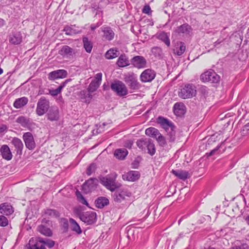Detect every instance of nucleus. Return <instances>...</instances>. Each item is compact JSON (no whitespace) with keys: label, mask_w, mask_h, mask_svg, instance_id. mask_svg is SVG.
<instances>
[{"label":"nucleus","mask_w":249,"mask_h":249,"mask_svg":"<svg viewBox=\"0 0 249 249\" xmlns=\"http://www.w3.org/2000/svg\"><path fill=\"white\" fill-rule=\"evenodd\" d=\"M27 246L29 249H47L38 238L30 239Z\"/></svg>","instance_id":"nucleus-15"},{"label":"nucleus","mask_w":249,"mask_h":249,"mask_svg":"<svg viewBox=\"0 0 249 249\" xmlns=\"http://www.w3.org/2000/svg\"><path fill=\"white\" fill-rule=\"evenodd\" d=\"M215 152L214 150H212L209 154V156H211L213 154V153Z\"/></svg>","instance_id":"nucleus-64"},{"label":"nucleus","mask_w":249,"mask_h":249,"mask_svg":"<svg viewBox=\"0 0 249 249\" xmlns=\"http://www.w3.org/2000/svg\"><path fill=\"white\" fill-rule=\"evenodd\" d=\"M4 24H5L4 20L3 19L0 18V27L3 26L4 25Z\"/></svg>","instance_id":"nucleus-61"},{"label":"nucleus","mask_w":249,"mask_h":249,"mask_svg":"<svg viewBox=\"0 0 249 249\" xmlns=\"http://www.w3.org/2000/svg\"><path fill=\"white\" fill-rule=\"evenodd\" d=\"M111 89L119 96L127 94L128 90L125 84L121 81L115 80L110 85Z\"/></svg>","instance_id":"nucleus-4"},{"label":"nucleus","mask_w":249,"mask_h":249,"mask_svg":"<svg viewBox=\"0 0 249 249\" xmlns=\"http://www.w3.org/2000/svg\"><path fill=\"white\" fill-rule=\"evenodd\" d=\"M69 221L71 224V230L78 234H81L82 232V230L76 221L71 218H70Z\"/></svg>","instance_id":"nucleus-35"},{"label":"nucleus","mask_w":249,"mask_h":249,"mask_svg":"<svg viewBox=\"0 0 249 249\" xmlns=\"http://www.w3.org/2000/svg\"><path fill=\"white\" fill-rule=\"evenodd\" d=\"M127 154L128 151L124 148L117 149L114 152V156L120 160H124Z\"/></svg>","instance_id":"nucleus-36"},{"label":"nucleus","mask_w":249,"mask_h":249,"mask_svg":"<svg viewBox=\"0 0 249 249\" xmlns=\"http://www.w3.org/2000/svg\"><path fill=\"white\" fill-rule=\"evenodd\" d=\"M14 211L11 205L3 203L0 205V213L3 214L8 215L12 214Z\"/></svg>","instance_id":"nucleus-29"},{"label":"nucleus","mask_w":249,"mask_h":249,"mask_svg":"<svg viewBox=\"0 0 249 249\" xmlns=\"http://www.w3.org/2000/svg\"><path fill=\"white\" fill-rule=\"evenodd\" d=\"M91 93L89 92L88 90H83L80 91L79 96L83 102L89 104L92 98V95L91 94Z\"/></svg>","instance_id":"nucleus-26"},{"label":"nucleus","mask_w":249,"mask_h":249,"mask_svg":"<svg viewBox=\"0 0 249 249\" xmlns=\"http://www.w3.org/2000/svg\"><path fill=\"white\" fill-rule=\"evenodd\" d=\"M39 241H42V243L44 244V246L45 247V245L48 246L49 248H52L54 245V242L53 240H50L48 239H43L42 238L39 237L38 238Z\"/></svg>","instance_id":"nucleus-46"},{"label":"nucleus","mask_w":249,"mask_h":249,"mask_svg":"<svg viewBox=\"0 0 249 249\" xmlns=\"http://www.w3.org/2000/svg\"><path fill=\"white\" fill-rule=\"evenodd\" d=\"M8 224V221L7 218L3 216H0V226L2 227L6 226Z\"/></svg>","instance_id":"nucleus-50"},{"label":"nucleus","mask_w":249,"mask_h":249,"mask_svg":"<svg viewBox=\"0 0 249 249\" xmlns=\"http://www.w3.org/2000/svg\"><path fill=\"white\" fill-rule=\"evenodd\" d=\"M80 219L88 225H91L96 221V213L94 212H86L79 214Z\"/></svg>","instance_id":"nucleus-8"},{"label":"nucleus","mask_w":249,"mask_h":249,"mask_svg":"<svg viewBox=\"0 0 249 249\" xmlns=\"http://www.w3.org/2000/svg\"><path fill=\"white\" fill-rule=\"evenodd\" d=\"M124 80L130 89L136 90L139 89L141 87L137 77L133 73H128L126 75Z\"/></svg>","instance_id":"nucleus-5"},{"label":"nucleus","mask_w":249,"mask_h":249,"mask_svg":"<svg viewBox=\"0 0 249 249\" xmlns=\"http://www.w3.org/2000/svg\"><path fill=\"white\" fill-rule=\"evenodd\" d=\"M16 122L20 124L22 126L26 127L29 130H31L35 125V124L30 118L23 116L18 117Z\"/></svg>","instance_id":"nucleus-12"},{"label":"nucleus","mask_w":249,"mask_h":249,"mask_svg":"<svg viewBox=\"0 0 249 249\" xmlns=\"http://www.w3.org/2000/svg\"><path fill=\"white\" fill-rule=\"evenodd\" d=\"M132 64L138 69L145 68L146 65V59L142 56H136L131 60Z\"/></svg>","instance_id":"nucleus-14"},{"label":"nucleus","mask_w":249,"mask_h":249,"mask_svg":"<svg viewBox=\"0 0 249 249\" xmlns=\"http://www.w3.org/2000/svg\"><path fill=\"white\" fill-rule=\"evenodd\" d=\"M186 50V46L184 42L179 41L176 43L175 48L174 49L175 54L180 56L182 55Z\"/></svg>","instance_id":"nucleus-28"},{"label":"nucleus","mask_w":249,"mask_h":249,"mask_svg":"<svg viewBox=\"0 0 249 249\" xmlns=\"http://www.w3.org/2000/svg\"><path fill=\"white\" fill-rule=\"evenodd\" d=\"M38 231L45 236H50L52 235V232L51 230L43 225H40L37 228Z\"/></svg>","instance_id":"nucleus-42"},{"label":"nucleus","mask_w":249,"mask_h":249,"mask_svg":"<svg viewBox=\"0 0 249 249\" xmlns=\"http://www.w3.org/2000/svg\"><path fill=\"white\" fill-rule=\"evenodd\" d=\"M117 174L115 172L111 173L105 177L99 178L100 183L111 192H114L121 186V184L116 181Z\"/></svg>","instance_id":"nucleus-1"},{"label":"nucleus","mask_w":249,"mask_h":249,"mask_svg":"<svg viewBox=\"0 0 249 249\" xmlns=\"http://www.w3.org/2000/svg\"><path fill=\"white\" fill-rule=\"evenodd\" d=\"M50 93L53 96H56L59 94L56 89L50 90Z\"/></svg>","instance_id":"nucleus-56"},{"label":"nucleus","mask_w":249,"mask_h":249,"mask_svg":"<svg viewBox=\"0 0 249 249\" xmlns=\"http://www.w3.org/2000/svg\"><path fill=\"white\" fill-rule=\"evenodd\" d=\"M28 102V98L25 97H23L16 99L14 103L13 106L16 108H20L25 106Z\"/></svg>","instance_id":"nucleus-30"},{"label":"nucleus","mask_w":249,"mask_h":249,"mask_svg":"<svg viewBox=\"0 0 249 249\" xmlns=\"http://www.w3.org/2000/svg\"><path fill=\"white\" fill-rule=\"evenodd\" d=\"M69 81L70 80L69 79L66 80L65 82H63L57 89H56L59 94L61 92L62 89L65 87L67 82Z\"/></svg>","instance_id":"nucleus-51"},{"label":"nucleus","mask_w":249,"mask_h":249,"mask_svg":"<svg viewBox=\"0 0 249 249\" xmlns=\"http://www.w3.org/2000/svg\"><path fill=\"white\" fill-rule=\"evenodd\" d=\"M76 196L79 202L89 207L88 202L79 191H76Z\"/></svg>","instance_id":"nucleus-44"},{"label":"nucleus","mask_w":249,"mask_h":249,"mask_svg":"<svg viewBox=\"0 0 249 249\" xmlns=\"http://www.w3.org/2000/svg\"><path fill=\"white\" fill-rule=\"evenodd\" d=\"M158 123L166 132L172 130L175 126L171 122L162 117H158Z\"/></svg>","instance_id":"nucleus-19"},{"label":"nucleus","mask_w":249,"mask_h":249,"mask_svg":"<svg viewBox=\"0 0 249 249\" xmlns=\"http://www.w3.org/2000/svg\"><path fill=\"white\" fill-rule=\"evenodd\" d=\"M166 132L167 133V136L169 137V141L171 142H174L176 139L175 127L173 128L172 130H169V131Z\"/></svg>","instance_id":"nucleus-47"},{"label":"nucleus","mask_w":249,"mask_h":249,"mask_svg":"<svg viewBox=\"0 0 249 249\" xmlns=\"http://www.w3.org/2000/svg\"><path fill=\"white\" fill-rule=\"evenodd\" d=\"M7 129V126L5 125H2L0 127V132H3Z\"/></svg>","instance_id":"nucleus-58"},{"label":"nucleus","mask_w":249,"mask_h":249,"mask_svg":"<svg viewBox=\"0 0 249 249\" xmlns=\"http://www.w3.org/2000/svg\"><path fill=\"white\" fill-rule=\"evenodd\" d=\"M155 72L151 69H148L141 73L140 79L142 82H150L155 78Z\"/></svg>","instance_id":"nucleus-11"},{"label":"nucleus","mask_w":249,"mask_h":249,"mask_svg":"<svg viewBox=\"0 0 249 249\" xmlns=\"http://www.w3.org/2000/svg\"><path fill=\"white\" fill-rule=\"evenodd\" d=\"M140 177V174L137 171H130L122 176L124 180L129 181H135Z\"/></svg>","instance_id":"nucleus-18"},{"label":"nucleus","mask_w":249,"mask_h":249,"mask_svg":"<svg viewBox=\"0 0 249 249\" xmlns=\"http://www.w3.org/2000/svg\"><path fill=\"white\" fill-rule=\"evenodd\" d=\"M63 227L66 230H67L68 228V223L67 221H65L63 223Z\"/></svg>","instance_id":"nucleus-60"},{"label":"nucleus","mask_w":249,"mask_h":249,"mask_svg":"<svg viewBox=\"0 0 249 249\" xmlns=\"http://www.w3.org/2000/svg\"><path fill=\"white\" fill-rule=\"evenodd\" d=\"M101 29L103 33L102 37L104 39L106 40L110 41L114 38L115 33L111 27L108 26H103Z\"/></svg>","instance_id":"nucleus-20"},{"label":"nucleus","mask_w":249,"mask_h":249,"mask_svg":"<svg viewBox=\"0 0 249 249\" xmlns=\"http://www.w3.org/2000/svg\"><path fill=\"white\" fill-rule=\"evenodd\" d=\"M84 47L87 53H90L92 49L93 45L92 42L89 40L87 37L83 38Z\"/></svg>","instance_id":"nucleus-41"},{"label":"nucleus","mask_w":249,"mask_h":249,"mask_svg":"<svg viewBox=\"0 0 249 249\" xmlns=\"http://www.w3.org/2000/svg\"><path fill=\"white\" fill-rule=\"evenodd\" d=\"M67 71L65 70H58L50 72L48 74V79L54 80L59 78H64L67 76Z\"/></svg>","instance_id":"nucleus-13"},{"label":"nucleus","mask_w":249,"mask_h":249,"mask_svg":"<svg viewBox=\"0 0 249 249\" xmlns=\"http://www.w3.org/2000/svg\"><path fill=\"white\" fill-rule=\"evenodd\" d=\"M221 43L220 41H219L218 40L214 42V45L215 47L217 46L218 44H219Z\"/></svg>","instance_id":"nucleus-62"},{"label":"nucleus","mask_w":249,"mask_h":249,"mask_svg":"<svg viewBox=\"0 0 249 249\" xmlns=\"http://www.w3.org/2000/svg\"><path fill=\"white\" fill-rule=\"evenodd\" d=\"M75 53L74 49L67 45L62 46L59 51V54L60 55L67 58L72 56Z\"/></svg>","instance_id":"nucleus-21"},{"label":"nucleus","mask_w":249,"mask_h":249,"mask_svg":"<svg viewBox=\"0 0 249 249\" xmlns=\"http://www.w3.org/2000/svg\"><path fill=\"white\" fill-rule=\"evenodd\" d=\"M23 139L26 147L29 150H33L36 147L34 137L31 132H26L23 135Z\"/></svg>","instance_id":"nucleus-10"},{"label":"nucleus","mask_w":249,"mask_h":249,"mask_svg":"<svg viewBox=\"0 0 249 249\" xmlns=\"http://www.w3.org/2000/svg\"><path fill=\"white\" fill-rule=\"evenodd\" d=\"M151 8L148 5H145L142 9V12L145 14H149Z\"/></svg>","instance_id":"nucleus-54"},{"label":"nucleus","mask_w":249,"mask_h":249,"mask_svg":"<svg viewBox=\"0 0 249 249\" xmlns=\"http://www.w3.org/2000/svg\"><path fill=\"white\" fill-rule=\"evenodd\" d=\"M157 141L161 146H164L166 144V141L164 137L160 133L156 138Z\"/></svg>","instance_id":"nucleus-48"},{"label":"nucleus","mask_w":249,"mask_h":249,"mask_svg":"<svg viewBox=\"0 0 249 249\" xmlns=\"http://www.w3.org/2000/svg\"><path fill=\"white\" fill-rule=\"evenodd\" d=\"M69 81L70 80L69 79L66 80L65 82H63L57 89H56L59 94L61 92L62 89L65 87L67 82Z\"/></svg>","instance_id":"nucleus-52"},{"label":"nucleus","mask_w":249,"mask_h":249,"mask_svg":"<svg viewBox=\"0 0 249 249\" xmlns=\"http://www.w3.org/2000/svg\"><path fill=\"white\" fill-rule=\"evenodd\" d=\"M158 38L163 41L168 47L170 45V41L169 36L167 33L162 32L159 33L158 35Z\"/></svg>","instance_id":"nucleus-39"},{"label":"nucleus","mask_w":249,"mask_h":249,"mask_svg":"<svg viewBox=\"0 0 249 249\" xmlns=\"http://www.w3.org/2000/svg\"><path fill=\"white\" fill-rule=\"evenodd\" d=\"M108 203V199L104 197H99L95 201L96 206L98 208H102Z\"/></svg>","instance_id":"nucleus-37"},{"label":"nucleus","mask_w":249,"mask_h":249,"mask_svg":"<svg viewBox=\"0 0 249 249\" xmlns=\"http://www.w3.org/2000/svg\"><path fill=\"white\" fill-rule=\"evenodd\" d=\"M246 220L247 221L248 224L249 225V215L247 217Z\"/></svg>","instance_id":"nucleus-63"},{"label":"nucleus","mask_w":249,"mask_h":249,"mask_svg":"<svg viewBox=\"0 0 249 249\" xmlns=\"http://www.w3.org/2000/svg\"><path fill=\"white\" fill-rule=\"evenodd\" d=\"M131 193L126 190H122L119 192H116L114 194V200L116 202H121L124 200L125 197H130Z\"/></svg>","instance_id":"nucleus-16"},{"label":"nucleus","mask_w":249,"mask_h":249,"mask_svg":"<svg viewBox=\"0 0 249 249\" xmlns=\"http://www.w3.org/2000/svg\"><path fill=\"white\" fill-rule=\"evenodd\" d=\"M101 24H99V23H97L96 25H91V29L92 30H94L97 27H99V26H100Z\"/></svg>","instance_id":"nucleus-59"},{"label":"nucleus","mask_w":249,"mask_h":249,"mask_svg":"<svg viewBox=\"0 0 249 249\" xmlns=\"http://www.w3.org/2000/svg\"><path fill=\"white\" fill-rule=\"evenodd\" d=\"M96 168V167L95 164L92 163L90 164L87 169V174L88 176L91 175L92 173L95 171Z\"/></svg>","instance_id":"nucleus-49"},{"label":"nucleus","mask_w":249,"mask_h":249,"mask_svg":"<svg viewBox=\"0 0 249 249\" xmlns=\"http://www.w3.org/2000/svg\"><path fill=\"white\" fill-rule=\"evenodd\" d=\"M97 179L95 178H90L87 180L84 184V188H88L89 190L94 189L97 185Z\"/></svg>","instance_id":"nucleus-32"},{"label":"nucleus","mask_w":249,"mask_h":249,"mask_svg":"<svg viewBox=\"0 0 249 249\" xmlns=\"http://www.w3.org/2000/svg\"><path fill=\"white\" fill-rule=\"evenodd\" d=\"M11 143L15 147L18 153V152H21L23 147V144L22 141L16 137L14 138L12 140Z\"/></svg>","instance_id":"nucleus-34"},{"label":"nucleus","mask_w":249,"mask_h":249,"mask_svg":"<svg viewBox=\"0 0 249 249\" xmlns=\"http://www.w3.org/2000/svg\"><path fill=\"white\" fill-rule=\"evenodd\" d=\"M192 31L191 26L187 23L183 24L178 27L175 32L178 34H189Z\"/></svg>","instance_id":"nucleus-24"},{"label":"nucleus","mask_w":249,"mask_h":249,"mask_svg":"<svg viewBox=\"0 0 249 249\" xmlns=\"http://www.w3.org/2000/svg\"><path fill=\"white\" fill-rule=\"evenodd\" d=\"M249 130V122L246 124L243 127V131Z\"/></svg>","instance_id":"nucleus-57"},{"label":"nucleus","mask_w":249,"mask_h":249,"mask_svg":"<svg viewBox=\"0 0 249 249\" xmlns=\"http://www.w3.org/2000/svg\"><path fill=\"white\" fill-rule=\"evenodd\" d=\"M152 53L155 57L161 58L162 55V51L161 48L155 47L152 49Z\"/></svg>","instance_id":"nucleus-45"},{"label":"nucleus","mask_w":249,"mask_h":249,"mask_svg":"<svg viewBox=\"0 0 249 249\" xmlns=\"http://www.w3.org/2000/svg\"><path fill=\"white\" fill-rule=\"evenodd\" d=\"M220 77L213 70L210 69L200 75V80L203 82L218 83L220 81Z\"/></svg>","instance_id":"nucleus-3"},{"label":"nucleus","mask_w":249,"mask_h":249,"mask_svg":"<svg viewBox=\"0 0 249 249\" xmlns=\"http://www.w3.org/2000/svg\"><path fill=\"white\" fill-rule=\"evenodd\" d=\"M63 31L67 35L69 36H72L81 32V30L78 27H76L75 25L66 26L64 28Z\"/></svg>","instance_id":"nucleus-25"},{"label":"nucleus","mask_w":249,"mask_h":249,"mask_svg":"<svg viewBox=\"0 0 249 249\" xmlns=\"http://www.w3.org/2000/svg\"><path fill=\"white\" fill-rule=\"evenodd\" d=\"M230 249H248V247L247 246L245 247L244 246H236L232 248H231Z\"/></svg>","instance_id":"nucleus-55"},{"label":"nucleus","mask_w":249,"mask_h":249,"mask_svg":"<svg viewBox=\"0 0 249 249\" xmlns=\"http://www.w3.org/2000/svg\"><path fill=\"white\" fill-rule=\"evenodd\" d=\"M172 173L175 176L182 180H185L188 178L189 173L186 171L173 170Z\"/></svg>","instance_id":"nucleus-31"},{"label":"nucleus","mask_w":249,"mask_h":249,"mask_svg":"<svg viewBox=\"0 0 249 249\" xmlns=\"http://www.w3.org/2000/svg\"><path fill=\"white\" fill-rule=\"evenodd\" d=\"M136 144L137 146L142 151H148V153L153 156L156 152V149L152 141L150 139H141L138 140Z\"/></svg>","instance_id":"nucleus-2"},{"label":"nucleus","mask_w":249,"mask_h":249,"mask_svg":"<svg viewBox=\"0 0 249 249\" xmlns=\"http://www.w3.org/2000/svg\"><path fill=\"white\" fill-rule=\"evenodd\" d=\"M175 114L178 116H181L185 113V107L182 103H176L174 106Z\"/></svg>","instance_id":"nucleus-27"},{"label":"nucleus","mask_w":249,"mask_h":249,"mask_svg":"<svg viewBox=\"0 0 249 249\" xmlns=\"http://www.w3.org/2000/svg\"><path fill=\"white\" fill-rule=\"evenodd\" d=\"M117 64L120 67H124L129 65V60L125 54H122L118 58Z\"/></svg>","instance_id":"nucleus-33"},{"label":"nucleus","mask_w":249,"mask_h":249,"mask_svg":"<svg viewBox=\"0 0 249 249\" xmlns=\"http://www.w3.org/2000/svg\"><path fill=\"white\" fill-rule=\"evenodd\" d=\"M196 90L193 86L192 85L188 84L181 89L180 91L178 93V95L183 99H187L192 98L196 95Z\"/></svg>","instance_id":"nucleus-7"},{"label":"nucleus","mask_w":249,"mask_h":249,"mask_svg":"<svg viewBox=\"0 0 249 249\" xmlns=\"http://www.w3.org/2000/svg\"><path fill=\"white\" fill-rule=\"evenodd\" d=\"M47 118L51 121H57L59 119V111L57 107H52L47 114Z\"/></svg>","instance_id":"nucleus-17"},{"label":"nucleus","mask_w":249,"mask_h":249,"mask_svg":"<svg viewBox=\"0 0 249 249\" xmlns=\"http://www.w3.org/2000/svg\"><path fill=\"white\" fill-rule=\"evenodd\" d=\"M0 152L2 157L7 160H11L13 155L9 147L7 145H2L0 148Z\"/></svg>","instance_id":"nucleus-23"},{"label":"nucleus","mask_w":249,"mask_h":249,"mask_svg":"<svg viewBox=\"0 0 249 249\" xmlns=\"http://www.w3.org/2000/svg\"><path fill=\"white\" fill-rule=\"evenodd\" d=\"M49 108V101L42 97L39 99L37 103L36 113L38 116H42L47 112Z\"/></svg>","instance_id":"nucleus-6"},{"label":"nucleus","mask_w":249,"mask_h":249,"mask_svg":"<svg viewBox=\"0 0 249 249\" xmlns=\"http://www.w3.org/2000/svg\"><path fill=\"white\" fill-rule=\"evenodd\" d=\"M9 41L13 45H18L22 41V36L20 32H18L13 33L9 36Z\"/></svg>","instance_id":"nucleus-22"},{"label":"nucleus","mask_w":249,"mask_h":249,"mask_svg":"<svg viewBox=\"0 0 249 249\" xmlns=\"http://www.w3.org/2000/svg\"><path fill=\"white\" fill-rule=\"evenodd\" d=\"M145 134L149 137L156 138L159 134V131L155 127H149L145 130Z\"/></svg>","instance_id":"nucleus-38"},{"label":"nucleus","mask_w":249,"mask_h":249,"mask_svg":"<svg viewBox=\"0 0 249 249\" xmlns=\"http://www.w3.org/2000/svg\"><path fill=\"white\" fill-rule=\"evenodd\" d=\"M102 80V73L99 72L96 74L93 80L90 82L88 88V91L91 93L95 91L101 85Z\"/></svg>","instance_id":"nucleus-9"},{"label":"nucleus","mask_w":249,"mask_h":249,"mask_svg":"<svg viewBox=\"0 0 249 249\" xmlns=\"http://www.w3.org/2000/svg\"><path fill=\"white\" fill-rule=\"evenodd\" d=\"M118 51L115 49H110L107 52L105 56L108 59H111L117 57L119 55Z\"/></svg>","instance_id":"nucleus-43"},{"label":"nucleus","mask_w":249,"mask_h":249,"mask_svg":"<svg viewBox=\"0 0 249 249\" xmlns=\"http://www.w3.org/2000/svg\"><path fill=\"white\" fill-rule=\"evenodd\" d=\"M133 143V142L131 140H128L124 142V146L127 148H131Z\"/></svg>","instance_id":"nucleus-53"},{"label":"nucleus","mask_w":249,"mask_h":249,"mask_svg":"<svg viewBox=\"0 0 249 249\" xmlns=\"http://www.w3.org/2000/svg\"><path fill=\"white\" fill-rule=\"evenodd\" d=\"M45 216L48 217H58L59 216V213L55 210L48 209L44 211V212Z\"/></svg>","instance_id":"nucleus-40"}]
</instances>
